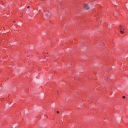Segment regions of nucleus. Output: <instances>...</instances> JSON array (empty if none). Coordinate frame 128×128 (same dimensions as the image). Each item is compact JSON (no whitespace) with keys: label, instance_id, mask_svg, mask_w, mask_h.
Masks as SVG:
<instances>
[{"label":"nucleus","instance_id":"6","mask_svg":"<svg viewBox=\"0 0 128 128\" xmlns=\"http://www.w3.org/2000/svg\"><path fill=\"white\" fill-rule=\"evenodd\" d=\"M110 70H114V68H110Z\"/></svg>","mask_w":128,"mask_h":128},{"label":"nucleus","instance_id":"3","mask_svg":"<svg viewBox=\"0 0 128 128\" xmlns=\"http://www.w3.org/2000/svg\"><path fill=\"white\" fill-rule=\"evenodd\" d=\"M120 30V34H124V31H122V28H121Z\"/></svg>","mask_w":128,"mask_h":128},{"label":"nucleus","instance_id":"10","mask_svg":"<svg viewBox=\"0 0 128 128\" xmlns=\"http://www.w3.org/2000/svg\"><path fill=\"white\" fill-rule=\"evenodd\" d=\"M58 94H60L58 93Z\"/></svg>","mask_w":128,"mask_h":128},{"label":"nucleus","instance_id":"8","mask_svg":"<svg viewBox=\"0 0 128 128\" xmlns=\"http://www.w3.org/2000/svg\"><path fill=\"white\" fill-rule=\"evenodd\" d=\"M30 8V6H28V7H27V8Z\"/></svg>","mask_w":128,"mask_h":128},{"label":"nucleus","instance_id":"7","mask_svg":"<svg viewBox=\"0 0 128 128\" xmlns=\"http://www.w3.org/2000/svg\"><path fill=\"white\" fill-rule=\"evenodd\" d=\"M56 112H57V114H60V112L59 111H57Z\"/></svg>","mask_w":128,"mask_h":128},{"label":"nucleus","instance_id":"11","mask_svg":"<svg viewBox=\"0 0 128 128\" xmlns=\"http://www.w3.org/2000/svg\"><path fill=\"white\" fill-rule=\"evenodd\" d=\"M14 22H16V21H14Z\"/></svg>","mask_w":128,"mask_h":128},{"label":"nucleus","instance_id":"2","mask_svg":"<svg viewBox=\"0 0 128 128\" xmlns=\"http://www.w3.org/2000/svg\"><path fill=\"white\" fill-rule=\"evenodd\" d=\"M45 16L47 18H50V13L48 12H47L45 14Z\"/></svg>","mask_w":128,"mask_h":128},{"label":"nucleus","instance_id":"5","mask_svg":"<svg viewBox=\"0 0 128 128\" xmlns=\"http://www.w3.org/2000/svg\"><path fill=\"white\" fill-rule=\"evenodd\" d=\"M122 98H126V96H122Z\"/></svg>","mask_w":128,"mask_h":128},{"label":"nucleus","instance_id":"1","mask_svg":"<svg viewBox=\"0 0 128 128\" xmlns=\"http://www.w3.org/2000/svg\"><path fill=\"white\" fill-rule=\"evenodd\" d=\"M84 8L86 10H90V6H88V4H84Z\"/></svg>","mask_w":128,"mask_h":128},{"label":"nucleus","instance_id":"4","mask_svg":"<svg viewBox=\"0 0 128 128\" xmlns=\"http://www.w3.org/2000/svg\"><path fill=\"white\" fill-rule=\"evenodd\" d=\"M123 26H124L122 25H120V29L122 28Z\"/></svg>","mask_w":128,"mask_h":128},{"label":"nucleus","instance_id":"9","mask_svg":"<svg viewBox=\"0 0 128 128\" xmlns=\"http://www.w3.org/2000/svg\"><path fill=\"white\" fill-rule=\"evenodd\" d=\"M122 31H124V29H122Z\"/></svg>","mask_w":128,"mask_h":128}]
</instances>
